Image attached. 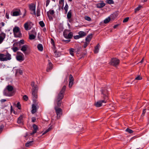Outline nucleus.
<instances>
[{"mask_svg":"<svg viewBox=\"0 0 149 149\" xmlns=\"http://www.w3.org/2000/svg\"><path fill=\"white\" fill-rule=\"evenodd\" d=\"M13 87L12 86L8 85L7 86L6 88L4 90L3 94L6 96H13L14 93L13 91Z\"/></svg>","mask_w":149,"mask_h":149,"instance_id":"f257e3e1","label":"nucleus"},{"mask_svg":"<svg viewBox=\"0 0 149 149\" xmlns=\"http://www.w3.org/2000/svg\"><path fill=\"white\" fill-rule=\"evenodd\" d=\"M12 59L11 55L7 51L4 54L0 53V61H10Z\"/></svg>","mask_w":149,"mask_h":149,"instance_id":"f03ea898","label":"nucleus"},{"mask_svg":"<svg viewBox=\"0 0 149 149\" xmlns=\"http://www.w3.org/2000/svg\"><path fill=\"white\" fill-rule=\"evenodd\" d=\"M31 85L32 88V94L33 98H36L37 97V91L38 90V86L35 84V82L32 81L31 84Z\"/></svg>","mask_w":149,"mask_h":149,"instance_id":"7ed1b4c3","label":"nucleus"},{"mask_svg":"<svg viewBox=\"0 0 149 149\" xmlns=\"http://www.w3.org/2000/svg\"><path fill=\"white\" fill-rule=\"evenodd\" d=\"M66 89V86L65 85L64 86L60 92L58 93L55 99L62 100L64 97Z\"/></svg>","mask_w":149,"mask_h":149,"instance_id":"20e7f679","label":"nucleus"},{"mask_svg":"<svg viewBox=\"0 0 149 149\" xmlns=\"http://www.w3.org/2000/svg\"><path fill=\"white\" fill-rule=\"evenodd\" d=\"M13 32L15 37L20 38L22 37V33H21L19 28L16 26H15L13 29Z\"/></svg>","mask_w":149,"mask_h":149,"instance_id":"39448f33","label":"nucleus"},{"mask_svg":"<svg viewBox=\"0 0 149 149\" xmlns=\"http://www.w3.org/2000/svg\"><path fill=\"white\" fill-rule=\"evenodd\" d=\"M54 109L57 115V118H60L62 114V110L60 108L55 106L54 107Z\"/></svg>","mask_w":149,"mask_h":149,"instance_id":"423d86ee","label":"nucleus"},{"mask_svg":"<svg viewBox=\"0 0 149 149\" xmlns=\"http://www.w3.org/2000/svg\"><path fill=\"white\" fill-rule=\"evenodd\" d=\"M17 54L18 55L16 56V59L17 61L21 62L24 59V55L22 53L19 52H17Z\"/></svg>","mask_w":149,"mask_h":149,"instance_id":"0eeeda50","label":"nucleus"},{"mask_svg":"<svg viewBox=\"0 0 149 149\" xmlns=\"http://www.w3.org/2000/svg\"><path fill=\"white\" fill-rule=\"evenodd\" d=\"M120 61L119 59L115 58L111 59V64L115 66L118 65L120 63Z\"/></svg>","mask_w":149,"mask_h":149,"instance_id":"6e6552de","label":"nucleus"},{"mask_svg":"<svg viewBox=\"0 0 149 149\" xmlns=\"http://www.w3.org/2000/svg\"><path fill=\"white\" fill-rule=\"evenodd\" d=\"M102 94L103 95V97L104 99L107 100L108 99L107 95L108 94V91L106 88H104L101 90Z\"/></svg>","mask_w":149,"mask_h":149,"instance_id":"1a4fd4ad","label":"nucleus"},{"mask_svg":"<svg viewBox=\"0 0 149 149\" xmlns=\"http://www.w3.org/2000/svg\"><path fill=\"white\" fill-rule=\"evenodd\" d=\"M107 102V100L104 99V100H100L97 102L95 104V106L98 107H100L103 105V103H106Z\"/></svg>","mask_w":149,"mask_h":149,"instance_id":"9d476101","label":"nucleus"},{"mask_svg":"<svg viewBox=\"0 0 149 149\" xmlns=\"http://www.w3.org/2000/svg\"><path fill=\"white\" fill-rule=\"evenodd\" d=\"M29 9L31 11V14L32 15H36V6L33 4H32L29 5Z\"/></svg>","mask_w":149,"mask_h":149,"instance_id":"9b49d317","label":"nucleus"},{"mask_svg":"<svg viewBox=\"0 0 149 149\" xmlns=\"http://www.w3.org/2000/svg\"><path fill=\"white\" fill-rule=\"evenodd\" d=\"M39 107L37 104H33L32 105L31 113L32 114L35 113L38 109Z\"/></svg>","mask_w":149,"mask_h":149,"instance_id":"f8f14e48","label":"nucleus"},{"mask_svg":"<svg viewBox=\"0 0 149 149\" xmlns=\"http://www.w3.org/2000/svg\"><path fill=\"white\" fill-rule=\"evenodd\" d=\"M48 65L46 71L47 72H50L51 70L52 69V64L49 60H48Z\"/></svg>","mask_w":149,"mask_h":149,"instance_id":"ddd939ff","label":"nucleus"},{"mask_svg":"<svg viewBox=\"0 0 149 149\" xmlns=\"http://www.w3.org/2000/svg\"><path fill=\"white\" fill-rule=\"evenodd\" d=\"M6 34L5 33L1 32L0 35V44L2 43L4 39L6 38Z\"/></svg>","mask_w":149,"mask_h":149,"instance_id":"4468645a","label":"nucleus"},{"mask_svg":"<svg viewBox=\"0 0 149 149\" xmlns=\"http://www.w3.org/2000/svg\"><path fill=\"white\" fill-rule=\"evenodd\" d=\"M33 130L32 132L30 133L31 135H32L36 133L37 132L38 129V126L35 124H34L33 125Z\"/></svg>","mask_w":149,"mask_h":149,"instance_id":"2eb2a0df","label":"nucleus"},{"mask_svg":"<svg viewBox=\"0 0 149 149\" xmlns=\"http://www.w3.org/2000/svg\"><path fill=\"white\" fill-rule=\"evenodd\" d=\"M29 49V46L27 45H23L21 49V50L22 51L24 54L28 49Z\"/></svg>","mask_w":149,"mask_h":149,"instance_id":"dca6fc26","label":"nucleus"},{"mask_svg":"<svg viewBox=\"0 0 149 149\" xmlns=\"http://www.w3.org/2000/svg\"><path fill=\"white\" fill-rule=\"evenodd\" d=\"M106 4L102 1V3L97 4L96 5L97 8H101L104 6Z\"/></svg>","mask_w":149,"mask_h":149,"instance_id":"f3484780","label":"nucleus"},{"mask_svg":"<svg viewBox=\"0 0 149 149\" xmlns=\"http://www.w3.org/2000/svg\"><path fill=\"white\" fill-rule=\"evenodd\" d=\"M93 37L92 34H90L88 35L86 37L85 40L86 41L89 42Z\"/></svg>","mask_w":149,"mask_h":149,"instance_id":"a211bd4d","label":"nucleus"},{"mask_svg":"<svg viewBox=\"0 0 149 149\" xmlns=\"http://www.w3.org/2000/svg\"><path fill=\"white\" fill-rule=\"evenodd\" d=\"M78 33L81 38L86 36L87 34L86 32L82 31H79Z\"/></svg>","mask_w":149,"mask_h":149,"instance_id":"6ab92c4d","label":"nucleus"},{"mask_svg":"<svg viewBox=\"0 0 149 149\" xmlns=\"http://www.w3.org/2000/svg\"><path fill=\"white\" fill-rule=\"evenodd\" d=\"M20 11L19 10L17 11H15L13 12L12 16H16L20 15Z\"/></svg>","mask_w":149,"mask_h":149,"instance_id":"aec40b11","label":"nucleus"},{"mask_svg":"<svg viewBox=\"0 0 149 149\" xmlns=\"http://www.w3.org/2000/svg\"><path fill=\"white\" fill-rule=\"evenodd\" d=\"M55 102L56 103L57 107H60L62 104V100L55 99Z\"/></svg>","mask_w":149,"mask_h":149,"instance_id":"412c9836","label":"nucleus"},{"mask_svg":"<svg viewBox=\"0 0 149 149\" xmlns=\"http://www.w3.org/2000/svg\"><path fill=\"white\" fill-rule=\"evenodd\" d=\"M116 13H113L112 14H111L110 16L109 17L110 18V20L111 21H113L114 19L116 17Z\"/></svg>","mask_w":149,"mask_h":149,"instance_id":"4be33fe9","label":"nucleus"},{"mask_svg":"<svg viewBox=\"0 0 149 149\" xmlns=\"http://www.w3.org/2000/svg\"><path fill=\"white\" fill-rule=\"evenodd\" d=\"M73 37V33L72 32H70L68 33L67 36L65 38L66 39H70L72 38Z\"/></svg>","mask_w":149,"mask_h":149,"instance_id":"5701e85b","label":"nucleus"},{"mask_svg":"<svg viewBox=\"0 0 149 149\" xmlns=\"http://www.w3.org/2000/svg\"><path fill=\"white\" fill-rule=\"evenodd\" d=\"M24 28L25 30H29L31 29V28L29 27V25L28 22H26L24 24Z\"/></svg>","mask_w":149,"mask_h":149,"instance_id":"b1692460","label":"nucleus"},{"mask_svg":"<svg viewBox=\"0 0 149 149\" xmlns=\"http://www.w3.org/2000/svg\"><path fill=\"white\" fill-rule=\"evenodd\" d=\"M100 46V45L99 44H98L95 47V49L94 51V52L95 53H97L98 52L99 50V47Z\"/></svg>","mask_w":149,"mask_h":149,"instance_id":"393cba45","label":"nucleus"},{"mask_svg":"<svg viewBox=\"0 0 149 149\" xmlns=\"http://www.w3.org/2000/svg\"><path fill=\"white\" fill-rule=\"evenodd\" d=\"M37 48L40 51H42L43 50V47L42 44H38L37 45Z\"/></svg>","mask_w":149,"mask_h":149,"instance_id":"a878e982","label":"nucleus"},{"mask_svg":"<svg viewBox=\"0 0 149 149\" xmlns=\"http://www.w3.org/2000/svg\"><path fill=\"white\" fill-rule=\"evenodd\" d=\"M33 141H28L25 143V146L27 147H29L31 146L33 144Z\"/></svg>","mask_w":149,"mask_h":149,"instance_id":"bb28decb","label":"nucleus"},{"mask_svg":"<svg viewBox=\"0 0 149 149\" xmlns=\"http://www.w3.org/2000/svg\"><path fill=\"white\" fill-rule=\"evenodd\" d=\"M72 12L71 10H70L69 11L67 14V18L68 19H69L71 18L72 16Z\"/></svg>","mask_w":149,"mask_h":149,"instance_id":"cd10ccee","label":"nucleus"},{"mask_svg":"<svg viewBox=\"0 0 149 149\" xmlns=\"http://www.w3.org/2000/svg\"><path fill=\"white\" fill-rule=\"evenodd\" d=\"M55 13L54 11L53 10H49L48 11L47 13V15H52Z\"/></svg>","mask_w":149,"mask_h":149,"instance_id":"c85d7f7f","label":"nucleus"},{"mask_svg":"<svg viewBox=\"0 0 149 149\" xmlns=\"http://www.w3.org/2000/svg\"><path fill=\"white\" fill-rule=\"evenodd\" d=\"M22 116H20L18 118L17 123L18 124H21L22 122Z\"/></svg>","mask_w":149,"mask_h":149,"instance_id":"c756f323","label":"nucleus"},{"mask_svg":"<svg viewBox=\"0 0 149 149\" xmlns=\"http://www.w3.org/2000/svg\"><path fill=\"white\" fill-rule=\"evenodd\" d=\"M69 6H68L67 3H66L65 5V6L64 7V9L65 10V14H66L68 12V9Z\"/></svg>","mask_w":149,"mask_h":149,"instance_id":"7c9ffc66","label":"nucleus"},{"mask_svg":"<svg viewBox=\"0 0 149 149\" xmlns=\"http://www.w3.org/2000/svg\"><path fill=\"white\" fill-rule=\"evenodd\" d=\"M23 73V72L20 69H18L16 70V74H20L22 75Z\"/></svg>","mask_w":149,"mask_h":149,"instance_id":"2f4dec72","label":"nucleus"},{"mask_svg":"<svg viewBox=\"0 0 149 149\" xmlns=\"http://www.w3.org/2000/svg\"><path fill=\"white\" fill-rule=\"evenodd\" d=\"M69 30H65L63 32V36L65 38L67 36L69 33Z\"/></svg>","mask_w":149,"mask_h":149,"instance_id":"473e14b6","label":"nucleus"},{"mask_svg":"<svg viewBox=\"0 0 149 149\" xmlns=\"http://www.w3.org/2000/svg\"><path fill=\"white\" fill-rule=\"evenodd\" d=\"M142 8V6H141L139 5L138 7L135 9L134 12L136 13V12L140 10V9Z\"/></svg>","mask_w":149,"mask_h":149,"instance_id":"72a5a7b5","label":"nucleus"},{"mask_svg":"<svg viewBox=\"0 0 149 149\" xmlns=\"http://www.w3.org/2000/svg\"><path fill=\"white\" fill-rule=\"evenodd\" d=\"M107 3L111 4L114 3V2L113 0H107L106 1Z\"/></svg>","mask_w":149,"mask_h":149,"instance_id":"f704fd0d","label":"nucleus"},{"mask_svg":"<svg viewBox=\"0 0 149 149\" xmlns=\"http://www.w3.org/2000/svg\"><path fill=\"white\" fill-rule=\"evenodd\" d=\"M36 38V36L33 34H31L29 35V39L31 40L34 39Z\"/></svg>","mask_w":149,"mask_h":149,"instance_id":"c9c22d12","label":"nucleus"},{"mask_svg":"<svg viewBox=\"0 0 149 149\" xmlns=\"http://www.w3.org/2000/svg\"><path fill=\"white\" fill-rule=\"evenodd\" d=\"M110 20V18L108 17L104 20V23L105 24L108 23Z\"/></svg>","mask_w":149,"mask_h":149,"instance_id":"e433bc0d","label":"nucleus"},{"mask_svg":"<svg viewBox=\"0 0 149 149\" xmlns=\"http://www.w3.org/2000/svg\"><path fill=\"white\" fill-rule=\"evenodd\" d=\"M74 49L73 48H71L70 49V54L72 56H73L74 55Z\"/></svg>","mask_w":149,"mask_h":149,"instance_id":"4c0bfd02","label":"nucleus"},{"mask_svg":"<svg viewBox=\"0 0 149 149\" xmlns=\"http://www.w3.org/2000/svg\"><path fill=\"white\" fill-rule=\"evenodd\" d=\"M125 131L126 132H128L130 134H131L133 132V131L132 130L128 128H127L125 130Z\"/></svg>","mask_w":149,"mask_h":149,"instance_id":"58836bf2","label":"nucleus"},{"mask_svg":"<svg viewBox=\"0 0 149 149\" xmlns=\"http://www.w3.org/2000/svg\"><path fill=\"white\" fill-rule=\"evenodd\" d=\"M39 24L40 26L42 27L45 26V24L43 21H40L39 22Z\"/></svg>","mask_w":149,"mask_h":149,"instance_id":"ea45409f","label":"nucleus"},{"mask_svg":"<svg viewBox=\"0 0 149 149\" xmlns=\"http://www.w3.org/2000/svg\"><path fill=\"white\" fill-rule=\"evenodd\" d=\"M84 19L85 20L89 21H90L91 20V18L88 16H85L84 17Z\"/></svg>","mask_w":149,"mask_h":149,"instance_id":"a19ab883","label":"nucleus"},{"mask_svg":"<svg viewBox=\"0 0 149 149\" xmlns=\"http://www.w3.org/2000/svg\"><path fill=\"white\" fill-rule=\"evenodd\" d=\"M142 79V77L140 76V75H138L135 78L134 81H135V80H141Z\"/></svg>","mask_w":149,"mask_h":149,"instance_id":"79ce46f5","label":"nucleus"},{"mask_svg":"<svg viewBox=\"0 0 149 149\" xmlns=\"http://www.w3.org/2000/svg\"><path fill=\"white\" fill-rule=\"evenodd\" d=\"M16 107L19 109H21V104H20V103L19 102H18L17 103L16 105Z\"/></svg>","mask_w":149,"mask_h":149,"instance_id":"37998d69","label":"nucleus"},{"mask_svg":"<svg viewBox=\"0 0 149 149\" xmlns=\"http://www.w3.org/2000/svg\"><path fill=\"white\" fill-rule=\"evenodd\" d=\"M74 81V78L72 76V75L71 74L70 75V79H69V81Z\"/></svg>","mask_w":149,"mask_h":149,"instance_id":"c03bdc74","label":"nucleus"},{"mask_svg":"<svg viewBox=\"0 0 149 149\" xmlns=\"http://www.w3.org/2000/svg\"><path fill=\"white\" fill-rule=\"evenodd\" d=\"M59 3L60 5H64V0H59Z\"/></svg>","mask_w":149,"mask_h":149,"instance_id":"a18cd8bd","label":"nucleus"},{"mask_svg":"<svg viewBox=\"0 0 149 149\" xmlns=\"http://www.w3.org/2000/svg\"><path fill=\"white\" fill-rule=\"evenodd\" d=\"M12 49L14 52H16L18 50V49L17 47H13L12 48Z\"/></svg>","mask_w":149,"mask_h":149,"instance_id":"49530a36","label":"nucleus"},{"mask_svg":"<svg viewBox=\"0 0 149 149\" xmlns=\"http://www.w3.org/2000/svg\"><path fill=\"white\" fill-rule=\"evenodd\" d=\"M129 19V17H126L124 19V20L123 21V23L126 22L128 21Z\"/></svg>","mask_w":149,"mask_h":149,"instance_id":"de8ad7c7","label":"nucleus"},{"mask_svg":"<svg viewBox=\"0 0 149 149\" xmlns=\"http://www.w3.org/2000/svg\"><path fill=\"white\" fill-rule=\"evenodd\" d=\"M36 15L37 17H39L40 15V10L38 9H37L36 10Z\"/></svg>","mask_w":149,"mask_h":149,"instance_id":"09e8293b","label":"nucleus"},{"mask_svg":"<svg viewBox=\"0 0 149 149\" xmlns=\"http://www.w3.org/2000/svg\"><path fill=\"white\" fill-rule=\"evenodd\" d=\"M89 42H87L86 41V42H84V46H83L84 48H86L87 47V45H88L89 44Z\"/></svg>","mask_w":149,"mask_h":149,"instance_id":"8fccbe9b","label":"nucleus"},{"mask_svg":"<svg viewBox=\"0 0 149 149\" xmlns=\"http://www.w3.org/2000/svg\"><path fill=\"white\" fill-rule=\"evenodd\" d=\"M47 15L49 20L50 21L53 20V18L52 15Z\"/></svg>","mask_w":149,"mask_h":149,"instance_id":"3c124183","label":"nucleus"},{"mask_svg":"<svg viewBox=\"0 0 149 149\" xmlns=\"http://www.w3.org/2000/svg\"><path fill=\"white\" fill-rule=\"evenodd\" d=\"M51 130V128H49L48 129H47L42 134V135H43L47 133L49 131Z\"/></svg>","mask_w":149,"mask_h":149,"instance_id":"603ef678","label":"nucleus"},{"mask_svg":"<svg viewBox=\"0 0 149 149\" xmlns=\"http://www.w3.org/2000/svg\"><path fill=\"white\" fill-rule=\"evenodd\" d=\"M23 99L26 101H27L28 99L27 96L25 95L23 96Z\"/></svg>","mask_w":149,"mask_h":149,"instance_id":"864d4df0","label":"nucleus"},{"mask_svg":"<svg viewBox=\"0 0 149 149\" xmlns=\"http://www.w3.org/2000/svg\"><path fill=\"white\" fill-rule=\"evenodd\" d=\"M74 38L75 39H78L81 38L79 35H76L74 36Z\"/></svg>","mask_w":149,"mask_h":149,"instance_id":"5fc2aeb1","label":"nucleus"},{"mask_svg":"<svg viewBox=\"0 0 149 149\" xmlns=\"http://www.w3.org/2000/svg\"><path fill=\"white\" fill-rule=\"evenodd\" d=\"M73 84V81H69V87H71Z\"/></svg>","mask_w":149,"mask_h":149,"instance_id":"6e6d98bb","label":"nucleus"},{"mask_svg":"<svg viewBox=\"0 0 149 149\" xmlns=\"http://www.w3.org/2000/svg\"><path fill=\"white\" fill-rule=\"evenodd\" d=\"M3 125H1L0 126V133L2 132L3 128Z\"/></svg>","mask_w":149,"mask_h":149,"instance_id":"4d7b16f0","label":"nucleus"},{"mask_svg":"<svg viewBox=\"0 0 149 149\" xmlns=\"http://www.w3.org/2000/svg\"><path fill=\"white\" fill-rule=\"evenodd\" d=\"M70 40H71L70 39L67 40H62V41L63 42H65V43H68L69 42H70Z\"/></svg>","mask_w":149,"mask_h":149,"instance_id":"13d9d810","label":"nucleus"},{"mask_svg":"<svg viewBox=\"0 0 149 149\" xmlns=\"http://www.w3.org/2000/svg\"><path fill=\"white\" fill-rule=\"evenodd\" d=\"M50 0H47L46 1V6L47 7L49 4L50 2Z\"/></svg>","mask_w":149,"mask_h":149,"instance_id":"bf43d9fd","label":"nucleus"},{"mask_svg":"<svg viewBox=\"0 0 149 149\" xmlns=\"http://www.w3.org/2000/svg\"><path fill=\"white\" fill-rule=\"evenodd\" d=\"M146 111V109H143V113L141 115L142 116H144L145 114V113Z\"/></svg>","mask_w":149,"mask_h":149,"instance_id":"052dcab7","label":"nucleus"},{"mask_svg":"<svg viewBox=\"0 0 149 149\" xmlns=\"http://www.w3.org/2000/svg\"><path fill=\"white\" fill-rule=\"evenodd\" d=\"M19 44H24V40H21L19 42Z\"/></svg>","mask_w":149,"mask_h":149,"instance_id":"680f3d73","label":"nucleus"},{"mask_svg":"<svg viewBox=\"0 0 149 149\" xmlns=\"http://www.w3.org/2000/svg\"><path fill=\"white\" fill-rule=\"evenodd\" d=\"M6 16L7 19H9V14L7 13H6Z\"/></svg>","mask_w":149,"mask_h":149,"instance_id":"e2e57ef3","label":"nucleus"},{"mask_svg":"<svg viewBox=\"0 0 149 149\" xmlns=\"http://www.w3.org/2000/svg\"><path fill=\"white\" fill-rule=\"evenodd\" d=\"M6 101V100L5 99H2L1 100V103H3Z\"/></svg>","mask_w":149,"mask_h":149,"instance_id":"0e129e2a","label":"nucleus"},{"mask_svg":"<svg viewBox=\"0 0 149 149\" xmlns=\"http://www.w3.org/2000/svg\"><path fill=\"white\" fill-rule=\"evenodd\" d=\"M51 43L53 45H54V40L52 38H51Z\"/></svg>","mask_w":149,"mask_h":149,"instance_id":"69168bd1","label":"nucleus"},{"mask_svg":"<svg viewBox=\"0 0 149 149\" xmlns=\"http://www.w3.org/2000/svg\"><path fill=\"white\" fill-rule=\"evenodd\" d=\"M36 120V118L35 117H33L32 118V121L33 122H34Z\"/></svg>","mask_w":149,"mask_h":149,"instance_id":"338daca9","label":"nucleus"},{"mask_svg":"<svg viewBox=\"0 0 149 149\" xmlns=\"http://www.w3.org/2000/svg\"><path fill=\"white\" fill-rule=\"evenodd\" d=\"M0 24L2 26H4L5 23L3 22H1V23Z\"/></svg>","mask_w":149,"mask_h":149,"instance_id":"774afa93","label":"nucleus"}]
</instances>
